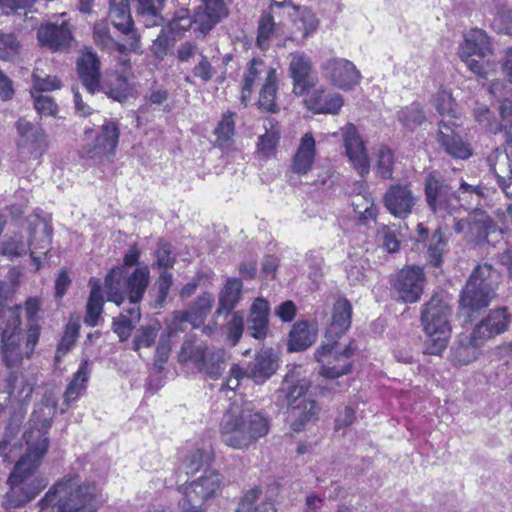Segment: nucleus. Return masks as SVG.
Instances as JSON below:
<instances>
[{
  "label": "nucleus",
  "mask_w": 512,
  "mask_h": 512,
  "mask_svg": "<svg viewBox=\"0 0 512 512\" xmlns=\"http://www.w3.org/2000/svg\"><path fill=\"white\" fill-rule=\"evenodd\" d=\"M494 230L493 221L483 210L469 213V234L478 241H483Z\"/></svg>",
  "instance_id": "a18cd8bd"
},
{
  "label": "nucleus",
  "mask_w": 512,
  "mask_h": 512,
  "mask_svg": "<svg viewBox=\"0 0 512 512\" xmlns=\"http://www.w3.org/2000/svg\"><path fill=\"white\" fill-rule=\"evenodd\" d=\"M194 15L195 29L207 34L217 23L228 15L225 0H201Z\"/></svg>",
  "instance_id": "b1692460"
},
{
  "label": "nucleus",
  "mask_w": 512,
  "mask_h": 512,
  "mask_svg": "<svg viewBox=\"0 0 512 512\" xmlns=\"http://www.w3.org/2000/svg\"><path fill=\"white\" fill-rule=\"evenodd\" d=\"M33 89L35 94H41L42 92L57 90L61 87V82L54 76L46 75L42 77L38 70H35L32 74Z\"/></svg>",
  "instance_id": "69168bd1"
},
{
  "label": "nucleus",
  "mask_w": 512,
  "mask_h": 512,
  "mask_svg": "<svg viewBox=\"0 0 512 512\" xmlns=\"http://www.w3.org/2000/svg\"><path fill=\"white\" fill-rule=\"evenodd\" d=\"M497 278L496 270L491 265L485 263L475 268L468 281H473L475 285L489 288L490 291L494 292Z\"/></svg>",
  "instance_id": "603ef678"
},
{
  "label": "nucleus",
  "mask_w": 512,
  "mask_h": 512,
  "mask_svg": "<svg viewBox=\"0 0 512 512\" xmlns=\"http://www.w3.org/2000/svg\"><path fill=\"white\" fill-rule=\"evenodd\" d=\"M424 283L423 269L413 265L401 269L396 274L393 285L399 299L405 303H415L423 293Z\"/></svg>",
  "instance_id": "f3484780"
},
{
  "label": "nucleus",
  "mask_w": 512,
  "mask_h": 512,
  "mask_svg": "<svg viewBox=\"0 0 512 512\" xmlns=\"http://www.w3.org/2000/svg\"><path fill=\"white\" fill-rule=\"evenodd\" d=\"M15 127L18 134L16 146L19 153L39 158L46 152L48 138L42 127L34 125L24 118L18 119Z\"/></svg>",
  "instance_id": "2eb2a0df"
},
{
  "label": "nucleus",
  "mask_w": 512,
  "mask_h": 512,
  "mask_svg": "<svg viewBox=\"0 0 512 512\" xmlns=\"http://www.w3.org/2000/svg\"><path fill=\"white\" fill-rule=\"evenodd\" d=\"M493 296L494 292L489 288H482L475 285L473 281H467L460 297L461 310L469 316L470 312L487 307Z\"/></svg>",
  "instance_id": "72a5a7b5"
},
{
  "label": "nucleus",
  "mask_w": 512,
  "mask_h": 512,
  "mask_svg": "<svg viewBox=\"0 0 512 512\" xmlns=\"http://www.w3.org/2000/svg\"><path fill=\"white\" fill-rule=\"evenodd\" d=\"M19 52V43L13 34L0 35V59L13 61Z\"/></svg>",
  "instance_id": "0e129e2a"
},
{
  "label": "nucleus",
  "mask_w": 512,
  "mask_h": 512,
  "mask_svg": "<svg viewBox=\"0 0 512 512\" xmlns=\"http://www.w3.org/2000/svg\"><path fill=\"white\" fill-rule=\"evenodd\" d=\"M433 106L440 115L457 118V105L450 92L446 90L438 91L433 96Z\"/></svg>",
  "instance_id": "6e6d98bb"
},
{
  "label": "nucleus",
  "mask_w": 512,
  "mask_h": 512,
  "mask_svg": "<svg viewBox=\"0 0 512 512\" xmlns=\"http://www.w3.org/2000/svg\"><path fill=\"white\" fill-rule=\"evenodd\" d=\"M447 242L440 229L434 231L428 245V261L433 266H439L442 263V256Z\"/></svg>",
  "instance_id": "4d7b16f0"
},
{
  "label": "nucleus",
  "mask_w": 512,
  "mask_h": 512,
  "mask_svg": "<svg viewBox=\"0 0 512 512\" xmlns=\"http://www.w3.org/2000/svg\"><path fill=\"white\" fill-rule=\"evenodd\" d=\"M39 42L53 51L64 50L70 46L72 32L69 24L63 21L61 24L47 23L42 25L37 32Z\"/></svg>",
  "instance_id": "a878e982"
},
{
  "label": "nucleus",
  "mask_w": 512,
  "mask_h": 512,
  "mask_svg": "<svg viewBox=\"0 0 512 512\" xmlns=\"http://www.w3.org/2000/svg\"><path fill=\"white\" fill-rule=\"evenodd\" d=\"M220 439L235 450H247L269 432L267 418L259 411L245 405L232 404L220 422Z\"/></svg>",
  "instance_id": "20e7f679"
},
{
  "label": "nucleus",
  "mask_w": 512,
  "mask_h": 512,
  "mask_svg": "<svg viewBox=\"0 0 512 512\" xmlns=\"http://www.w3.org/2000/svg\"><path fill=\"white\" fill-rule=\"evenodd\" d=\"M476 121L496 133L500 131L503 133L505 142L512 148V100L504 99L500 105L501 123L499 127L494 128L492 122L493 113L486 106H481L475 109L474 112Z\"/></svg>",
  "instance_id": "412c9836"
},
{
  "label": "nucleus",
  "mask_w": 512,
  "mask_h": 512,
  "mask_svg": "<svg viewBox=\"0 0 512 512\" xmlns=\"http://www.w3.org/2000/svg\"><path fill=\"white\" fill-rule=\"evenodd\" d=\"M301 365H295L286 374L282 390L286 393V399L294 418L291 428L301 431L307 421L317 417L319 408L313 399L307 398L306 393L311 387V381L303 375Z\"/></svg>",
  "instance_id": "1a4fd4ad"
},
{
  "label": "nucleus",
  "mask_w": 512,
  "mask_h": 512,
  "mask_svg": "<svg viewBox=\"0 0 512 512\" xmlns=\"http://www.w3.org/2000/svg\"><path fill=\"white\" fill-rule=\"evenodd\" d=\"M180 356L185 361L193 362L200 372L211 379H218L226 368L223 349H211L202 344L195 345L191 341H185Z\"/></svg>",
  "instance_id": "4468645a"
},
{
  "label": "nucleus",
  "mask_w": 512,
  "mask_h": 512,
  "mask_svg": "<svg viewBox=\"0 0 512 512\" xmlns=\"http://www.w3.org/2000/svg\"><path fill=\"white\" fill-rule=\"evenodd\" d=\"M484 342L475 338V333L470 336L462 335L451 349V361L457 365H467L477 359L479 347Z\"/></svg>",
  "instance_id": "e433bc0d"
},
{
  "label": "nucleus",
  "mask_w": 512,
  "mask_h": 512,
  "mask_svg": "<svg viewBox=\"0 0 512 512\" xmlns=\"http://www.w3.org/2000/svg\"><path fill=\"white\" fill-rule=\"evenodd\" d=\"M100 502L95 483L69 473L49 488L38 506L41 511L49 512H97Z\"/></svg>",
  "instance_id": "7ed1b4c3"
},
{
  "label": "nucleus",
  "mask_w": 512,
  "mask_h": 512,
  "mask_svg": "<svg viewBox=\"0 0 512 512\" xmlns=\"http://www.w3.org/2000/svg\"><path fill=\"white\" fill-rule=\"evenodd\" d=\"M493 54L491 43L487 34L481 29H470L464 34L463 42L459 46L460 58L491 57Z\"/></svg>",
  "instance_id": "c85d7f7f"
},
{
  "label": "nucleus",
  "mask_w": 512,
  "mask_h": 512,
  "mask_svg": "<svg viewBox=\"0 0 512 512\" xmlns=\"http://www.w3.org/2000/svg\"><path fill=\"white\" fill-rule=\"evenodd\" d=\"M261 490L251 489L241 498L236 512H276V508L271 501H262L257 503Z\"/></svg>",
  "instance_id": "49530a36"
},
{
  "label": "nucleus",
  "mask_w": 512,
  "mask_h": 512,
  "mask_svg": "<svg viewBox=\"0 0 512 512\" xmlns=\"http://www.w3.org/2000/svg\"><path fill=\"white\" fill-rule=\"evenodd\" d=\"M50 427L49 419L40 420L38 412L32 414L30 427L24 434L26 453L16 463L7 481L10 489L2 502L5 510L24 506L47 486L48 481L36 471L48 451Z\"/></svg>",
  "instance_id": "f257e3e1"
},
{
  "label": "nucleus",
  "mask_w": 512,
  "mask_h": 512,
  "mask_svg": "<svg viewBox=\"0 0 512 512\" xmlns=\"http://www.w3.org/2000/svg\"><path fill=\"white\" fill-rule=\"evenodd\" d=\"M454 121H440L437 141L441 148L453 158L468 159L472 155L471 147L468 143L455 133Z\"/></svg>",
  "instance_id": "5701e85b"
},
{
  "label": "nucleus",
  "mask_w": 512,
  "mask_h": 512,
  "mask_svg": "<svg viewBox=\"0 0 512 512\" xmlns=\"http://www.w3.org/2000/svg\"><path fill=\"white\" fill-rule=\"evenodd\" d=\"M346 155L353 167L363 177L369 172V160L366 149L356 127L348 123L342 128Z\"/></svg>",
  "instance_id": "6ab92c4d"
},
{
  "label": "nucleus",
  "mask_w": 512,
  "mask_h": 512,
  "mask_svg": "<svg viewBox=\"0 0 512 512\" xmlns=\"http://www.w3.org/2000/svg\"><path fill=\"white\" fill-rule=\"evenodd\" d=\"M157 286V296H156V307H163L168 297L170 288L173 284V276L168 271H163L160 273L158 279L156 280Z\"/></svg>",
  "instance_id": "338daca9"
},
{
  "label": "nucleus",
  "mask_w": 512,
  "mask_h": 512,
  "mask_svg": "<svg viewBox=\"0 0 512 512\" xmlns=\"http://www.w3.org/2000/svg\"><path fill=\"white\" fill-rule=\"evenodd\" d=\"M224 329L227 336V341L230 343V345L235 346L239 342L244 331V317L242 313H232L231 318L226 323Z\"/></svg>",
  "instance_id": "052dcab7"
},
{
  "label": "nucleus",
  "mask_w": 512,
  "mask_h": 512,
  "mask_svg": "<svg viewBox=\"0 0 512 512\" xmlns=\"http://www.w3.org/2000/svg\"><path fill=\"white\" fill-rule=\"evenodd\" d=\"M214 304V296L209 292L201 293L187 310L174 313V319L179 323L188 322L192 327L202 326L210 314Z\"/></svg>",
  "instance_id": "bb28decb"
},
{
  "label": "nucleus",
  "mask_w": 512,
  "mask_h": 512,
  "mask_svg": "<svg viewBox=\"0 0 512 512\" xmlns=\"http://www.w3.org/2000/svg\"><path fill=\"white\" fill-rule=\"evenodd\" d=\"M306 103L314 113L337 114L343 106V98L338 93H326L323 89H316Z\"/></svg>",
  "instance_id": "4c0bfd02"
},
{
  "label": "nucleus",
  "mask_w": 512,
  "mask_h": 512,
  "mask_svg": "<svg viewBox=\"0 0 512 512\" xmlns=\"http://www.w3.org/2000/svg\"><path fill=\"white\" fill-rule=\"evenodd\" d=\"M159 329L160 324L158 323L140 326L133 337V350L138 351L141 348L151 347L155 343Z\"/></svg>",
  "instance_id": "3c124183"
},
{
  "label": "nucleus",
  "mask_w": 512,
  "mask_h": 512,
  "mask_svg": "<svg viewBox=\"0 0 512 512\" xmlns=\"http://www.w3.org/2000/svg\"><path fill=\"white\" fill-rule=\"evenodd\" d=\"M137 17L146 27L163 24L162 15L166 0H134Z\"/></svg>",
  "instance_id": "a19ab883"
},
{
  "label": "nucleus",
  "mask_w": 512,
  "mask_h": 512,
  "mask_svg": "<svg viewBox=\"0 0 512 512\" xmlns=\"http://www.w3.org/2000/svg\"><path fill=\"white\" fill-rule=\"evenodd\" d=\"M150 283V270L147 265L137 267L129 276L123 266L110 270L105 277L107 300L120 306L129 299L131 306H138Z\"/></svg>",
  "instance_id": "6e6552de"
},
{
  "label": "nucleus",
  "mask_w": 512,
  "mask_h": 512,
  "mask_svg": "<svg viewBox=\"0 0 512 512\" xmlns=\"http://www.w3.org/2000/svg\"><path fill=\"white\" fill-rule=\"evenodd\" d=\"M120 130L116 121L108 120L102 125L101 132L95 138L93 146L88 150V157L94 163L110 161L115 154L119 142Z\"/></svg>",
  "instance_id": "a211bd4d"
},
{
  "label": "nucleus",
  "mask_w": 512,
  "mask_h": 512,
  "mask_svg": "<svg viewBox=\"0 0 512 512\" xmlns=\"http://www.w3.org/2000/svg\"><path fill=\"white\" fill-rule=\"evenodd\" d=\"M0 392L6 393L10 401L26 403L33 393V385L16 372H6L0 375Z\"/></svg>",
  "instance_id": "cd10ccee"
},
{
  "label": "nucleus",
  "mask_w": 512,
  "mask_h": 512,
  "mask_svg": "<svg viewBox=\"0 0 512 512\" xmlns=\"http://www.w3.org/2000/svg\"><path fill=\"white\" fill-rule=\"evenodd\" d=\"M509 323V315L505 308L491 311L473 330L475 338L482 340L484 343L503 333Z\"/></svg>",
  "instance_id": "7c9ffc66"
},
{
  "label": "nucleus",
  "mask_w": 512,
  "mask_h": 512,
  "mask_svg": "<svg viewBox=\"0 0 512 512\" xmlns=\"http://www.w3.org/2000/svg\"><path fill=\"white\" fill-rule=\"evenodd\" d=\"M221 487L222 476L215 470L205 471L201 477L185 486L180 502L182 510L202 512L204 502L219 495Z\"/></svg>",
  "instance_id": "f8f14e48"
},
{
  "label": "nucleus",
  "mask_w": 512,
  "mask_h": 512,
  "mask_svg": "<svg viewBox=\"0 0 512 512\" xmlns=\"http://www.w3.org/2000/svg\"><path fill=\"white\" fill-rule=\"evenodd\" d=\"M199 57L198 63L192 68V74L194 77L200 79L204 83H207L214 77L215 70L207 56L199 53Z\"/></svg>",
  "instance_id": "774afa93"
},
{
  "label": "nucleus",
  "mask_w": 512,
  "mask_h": 512,
  "mask_svg": "<svg viewBox=\"0 0 512 512\" xmlns=\"http://www.w3.org/2000/svg\"><path fill=\"white\" fill-rule=\"evenodd\" d=\"M416 197L408 185H391L384 195V205L395 217L405 219L408 217L414 205Z\"/></svg>",
  "instance_id": "4be33fe9"
},
{
  "label": "nucleus",
  "mask_w": 512,
  "mask_h": 512,
  "mask_svg": "<svg viewBox=\"0 0 512 512\" xmlns=\"http://www.w3.org/2000/svg\"><path fill=\"white\" fill-rule=\"evenodd\" d=\"M317 327L308 321L301 320L293 324L287 341L290 352L306 350L316 340Z\"/></svg>",
  "instance_id": "f704fd0d"
},
{
  "label": "nucleus",
  "mask_w": 512,
  "mask_h": 512,
  "mask_svg": "<svg viewBox=\"0 0 512 512\" xmlns=\"http://www.w3.org/2000/svg\"><path fill=\"white\" fill-rule=\"evenodd\" d=\"M449 315V306L436 296L424 305L421 322L427 336L424 344L426 354L441 355L446 349L450 336Z\"/></svg>",
  "instance_id": "9d476101"
},
{
  "label": "nucleus",
  "mask_w": 512,
  "mask_h": 512,
  "mask_svg": "<svg viewBox=\"0 0 512 512\" xmlns=\"http://www.w3.org/2000/svg\"><path fill=\"white\" fill-rule=\"evenodd\" d=\"M242 281L238 278L227 279L218 296V307L215 311L216 316L230 314L239 304L242 297Z\"/></svg>",
  "instance_id": "58836bf2"
},
{
  "label": "nucleus",
  "mask_w": 512,
  "mask_h": 512,
  "mask_svg": "<svg viewBox=\"0 0 512 512\" xmlns=\"http://www.w3.org/2000/svg\"><path fill=\"white\" fill-rule=\"evenodd\" d=\"M289 71L293 79V92L296 95H303L316 83L311 59L303 52L290 54Z\"/></svg>",
  "instance_id": "aec40b11"
},
{
  "label": "nucleus",
  "mask_w": 512,
  "mask_h": 512,
  "mask_svg": "<svg viewBox=\"0 0 512 512\" xmlns=\"http://www.w3.org/2000/svg\"><path fill=\"white\" fill-rule=\"evenodd\" d=\"M316 157V141L311 133H306L292 158L291 170L298 175H307L314 164Z\"/></svg>",
  "instance_id": "473e14b6"
},
{
  "label": "nucleus",
  "mask_w": 512,
  "mask_h": 512,
  "mask_svg": "<svg viewBox=\"0 0 512 512\" xmlns=\"http://www.w3.org/2000/svg\"><path fill=\"white\" fill-rule=\"evenodd\" d=\"M470 71L481 78H487L488 75L496 69V62L490 57H467L461 58Z\"/></svg>",
  "instance_id": "13d9d810"
},
{
  "label": "nucleus",
  "mask_w": 512,
  "mask_h": 512,
  "mask_svg": "<svg viewBox=\"0 0 512 512\" xmlns=\"http://www.w3.org/2000/svg\"><path fill=\"white\" fill-rule=\"evenodd\" d=\"M89 285L91 287V291L86 305L84 322L90 327H95L98 325L103 312L104 297L100 279L95 277L90 278Z\"/></svg>",
  "instance_id": "ea45409f"
},
{
  "label": "nucleus",
  "mask_w": 512,
  "mask_h": 512,
  "mask_svg": "<svg viewBox=\"0 0 512 512\" xmlns=\"http://www.w3.org/2000/svg\"><path fill=\"white\" fill-rule=\"evenodd\" d=\"M352 305L346 298H339L333 305L331 321L326 329V342L315 352V358L322 364L320 375L335 379L351 372L353 356L357 351L354 340L342 346L338 339L351 326Z\"/></svg>",
  "instance_id": "f03ea898"
},
{
  "label": "nucleus",
  "mask_w": 512,
  "mask_h": 512,
  "mask_svg": "<svg viewBox=\"0 0 512 512\" xmlns=\"http://www.w3.org/2000/svg\"><path fill=\"white\" fill-rule=\"evenodd\" d=\"M155 261L152 264L153 268L169 269L172 268L176 262L175 249L172 244L166 241H160L154 252Z\"/></svg>",
  "instance_id": "864d4df0"
},
{
  "label": "nucleus",
  "mask_w": 512,
  "mask_h": 512,
  "mask_svg": "<svg viewBox=\"0 0 512 512\" xmlns=\"http://www.w3.org/2000/svg\"><path fill=\"white\" fill-rule=\"evenodd\" d=\"M21 307L15 305L9 308L4 314V326L1 328V354L3 362L7 367H17L22 363L23 356L26 355L20 347V320Z\"/></svg>",
  "instance_id": "ddd939ff"
},
{
  "label": "nucleus",
  "mask_w": 512,
  "mask_h": 512,
  "mask_svg": "<svg viewBox=\"0 0 512 512\" xmlns=\"http://www.w3.org/2000/svg\"><path fill=\"white\" fill-rule=\"evenodd\" d=\"M88 360H83L76 373H74L72 380L68 384L64 393V403L69 406L75 402L86 390L87 382L90 377Z\"/></svg>",
  "instance_id": "79ce46f5"
},
{
  "label": "nucleus",
  "mask_w": 512,
  "mask_h": 512,
  "mask_svg": "<svg viewBox=\"0 0 512 512\" xmlns=\"http://www.w3.org/2000/svg\"><path fill=\"white\" fill-rule=\"evenodd\" d=\"M41 305L42 302L37 297H30L25 302V317L27 320L25 349L28 359L33 355L40 337L39 312Z\"/></svg>",
  "instance_id": "c756f323"
},
{
  "label": "nucleus",
  "mask_w": 512,
  "mask_h": 512,
  "mask_svg": "<svg viewBox=\"0 0 512 512\" xmlns=\"http://www.w3.org/2000/svg\"><path fill=\"white\" fill-rule=\"evenodd\" d=\"M276 74V70L265 64L262 60L253 59L249 63L247 70L243 75V85L241 91V102L247 105L255 86L262 81L267 82L269 78Z\"/></svg>",
  "instance_id": "393cba45"
},
{
  "label": "nucleus",
  "mask_w": 512,
  "mask_h": 512,
  "mask_svg": "<svg viewBox=\"0 0 512 512\" xmlns=\"http://www.w3.org/2000/svg\"><path fill=\"white\" fill-rule=\"evenodd\" d=\"M425 198L428 207L439 217L453 215L460 207L470 209L477 206L484 197V188L461 182L456 195L444 178L437 172H430L424 183Z\"/></svg>",
  "instance_id": "39448f33"
},
{
  "label": "nucleus",
  "mask_w": 512,
  "mask_h": 512,
  "mask_svg": "<svg viewBox=\"0 0 512 512\" xmlns=\"http://www.w3.org/2000/svg\"><path fill=\"white\" fill-rule=\"evenodd\" d=\"M295 24L303 32V36L307 37L318 29L319 19L311 9L303 7L298 11Z\"/></svg>",
  "instance_id": "bf43d9fd"
},
{
  "label": "nucleus",
  "mask_w": 512,
  "mask_h": 512,
  "mask_svg": "<svg viewBox=\"0 0 512 512\" xmlns=\"http://www.w3.org/2000/svg\"><path fill=\"white\" fill-rule=\"evenodd\" d=\"M269 302L263 298H257L253 302L247 320V330L250 336L263 340L269 330Z\"/></svg>",
  "instance_id": "2f4dec72"
},
{
  "label": "nucleus",
  "mask_w": 512,
  "mask_h": 512,
  "mask_svg": "<svg viewBox=\"0 0 512 512\" xmlns=\"http://www.w3.org/2000/svg\"><path fill=\"white\" fill-rule=\"evenodd\" d=\"M80 325L76 321H69L64 333L58 343L55 361L59 363L61 359L73 348L79 335Z\"/></svg>",
  "instance_id": "09e8293b"
},
{
  "label": "nucleus",
  "mask_w": 512,
  "mask_h": 512,
  "mask_svg": "<svg viewBox=\"0 0 512 512\" xmlns=\"http://www.w3.org/2000/svg\"><path fill=\"white\" fill-rule=\"evenodd\" d=\"M124 66L122 72L107 73L100 83V61L95 53L87 51L77 60L79 78L90 94L102 90L109 98L123 102L133 95V87L129 82L126 69L130 66V60L125 56L121 60Z\"/></svg>",
  "instance_id": "423d86ee"
},
{
  "label": "nucleus",
  "mask_w": 512,
  "mask_h": 512,
  "mask_svg": "<svg viewBox=\"0 0 512 512\" xmlns=\"http://www.w3.org/2000/svg\"><path fill=\"white\" fill-rule=\"evenodd\" d=\"M233 116L234 113L231 112L224 114L221 121L215 128V135L217 136V141L221 145L228 143L234 135L235 123L233 120Z\"/></svg>",
  "instance_id": "e2e57ef3"
},
{
  "label": "nucleus",
  "mask_w": 512,
  "mask_h": 512,
  "mask_svg": "<svg viewBox=\"0 0 512 512\" xmlns=\"http://www.w3.org/2000/svg\"><path fill=\"white\" fill-rule=\"evenodd\" d=\"M141 313L139 306H130L114 319L113 331L121 341L127 340L136 324L140 321Z\"/></svg>",
  "instance_id": "37998d69"
},
{
  "label": "nucleus",
  "mask_w": 512,
  "mask_h": 512,
  "mask_svg": "<svg viewBox=\"0 0 512 512\" xmlns=\"http://www.w3.org/2000/svg\"><path fill=\"white\" fill-rule=\"evenodd\" d=\"M178 458L180 465L175 472L174 485L181 488L187 484L190 475L198 472L204 464L213 461L214 451L207 440L188 441L179 449Z\"/></svg>",
  "instance_id": "9b49d317"
},
{
  "label": "nucleus",
  "mask_w": 512,
  "mask_h": 512,
  "mask_svg": "<svg viewBox=\"0 0 512 512\" xmlns=\"http://www.w3.org/2000/svg\"><path fill=\"white\" fill-rule=\"evenodd\" d=\"M109 18L119 32H126L133 26L129 0H109Z\"/></svg>",
  "instance_id": "c03bdc74"
},
{
  "label": "nucleus",
  "mask_w": 512,
  "mask_h": 512,
  "mask_svg": "<svg viewBox=\"0 0 512 512\" xmlns=\"http://www.w3.org/2000/svg\"><path fill=\"white\" fill-rule=\"evenodd\" d=\"M393 153L387 147H380L377 153L376 171L383 179H389L393 174Z\"/></svg>",
  "instance_id": "680f3d73"
},
{
  "label": "nucleus",
  "mask_w": 512,
  "mask_h": 512,
  "mask_svg": "<svg viewBox=\"0 0 512 512\" xmlns=\"http://www.w3.org/2000/svg\"><path fill=\"white\" fill-rule=\"evenodd\" d=\"M278 369V357L273 349L260 350L250 367L249 377L256 383H263Z\"/></svg>",
  "instance_id": "c9c22d12"
},
{
  "label": "nucleus",
  "mask_w": 512,
  "mask_h": 512,
  "mask_svg": "<svg viewBox=\"0 0 512 512\" xmlns=\"http://www.w3.org/2000/svg\"><path fill=\"white\" fill-rule=\"evenodd\" d=\"M398 119L405 127L413 130L424 122L425 115L420 104L412 103L399 111Z\"/></svg>",
  "instance_id": "5fc2aeb1"
},
{
  "label": "nucleus",
  "mask_w": 512,
  "mask_h": 512,
  "mask_svg": "<svg viewBox=\"0 0 512 512\" xmlns=\"http://www.w3.org/2000/svg\"><path fill=\"white\" fill-rule=\"evenodd\" d=\"M278 31L279 26L274 22L273 17L270 14L262 15L259 21L257 45L263 50L267 49Z\"/></svg>",
  "instance_id": "8fccbe9b"
},
{
  "label": "nucleus",
  "mask_w": 512,
  "mask_h": 512,
  "mask_svg": "<svg viewBox=\"0 0 512 512\" xmlns=\"http://www.w3.org/2000/svg\"><path fill=\"white\" fill-rule=\"evenodd\" d=\"M278 90L277 75L269 78L267 82H264L259 93L258 105L259 108L266 112L275 113L278 111L276 104V93Z\"/></svg>",
  "instance_id": "de8ad7c7"
},
{
  "label": "nucleus",
  "mask_w": 512,
  "mask_h": 512,
  "mask_svg": "<svg viewBox=\"0 0 512 512\" xmlns=\"http://www.w3.org/2000/svg\"><path fill=\"white\" fill-rule=\"evenodd\" d=\"M323 76L335 87L342 90H351L361 79V74L356 66L344 58H331L322 66Z\"/></svg>",
  "instance_id": "dca6fc26"
},
{
  "label": "nucleus",
  "mask_w": 512,
  "mask_h": 512,
  "mask_svg": "<svg viewBox=\"0 0 512 512\" xmlns=\"http://www.w3.org/2000/svg\"><path fill=\"white\" fill-rule=\"evenodd\" d=\"M29 240L26 244L21 233L6 236L1 243V253L10 259L19 258L30 250V257L35 270L41 267L40 257L37 253L47 254L52 241L51 225L39 216L29 219Z\"/></svg>",
  "instance_id": "0eeeda50"
}]
</instances>
